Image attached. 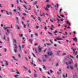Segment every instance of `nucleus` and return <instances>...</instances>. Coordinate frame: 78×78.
I'll return each mask as SVG.
<instances>
[{"instance_id": "obj_50", "label": "nucleus", "mask_w": 78, "mask_h": 78, "mask_svg": "<svg viewBox=\"0 0 78 78\" xmlns=\"http://www.w3.org/2000/svg\"><path fill=\"white\" fill-rule=\"evenodd\" d=\"M17 3H18V4L20 3V2H19V0H17Z\"/></svg>"}, {"instance_id": "obj_58", "label": "nucleus", "mask_w": 78, "mask_h": 78, "mask_svg": "<svg viewBox=\"0 0 78 78\" xmlns=\"http://www.w3.org/2000/svg\"><path fill=\"white\" fill-rule=\"evenodd\" d=\"M31 64L32 65H33V64H34V63H33V61L31 62Z\"/></svg>"}, {"instance_id": "obj_9", "label": "nucleus", "mask_w": 78, "mask_h": 78, "mask_svg": "<svg viewBox=\"0 0 78 78\" xmlns=\"http://www.w3.org/2000/svg\"><path fill=\"white\" fill-rule=\"evenodd\" d=\"M3 28L5 30H6L8 28V27H6V25H4V26Z\"/></svg>"}, {"instance_id": "obj_39", "label": "nucleus", "mask_w": 78, "mask_h": 78, "mask_svg": "<svg viewBox=\"0 0 78 78\" xmlns=\"http://www.w3.org/2000/svg\"><path fill=\"white\" fill-rule=\"evenodd\" d=\"M35 50L36 51V53H37V49H36V48L35 49Z\"/></svg>"}, {"instance_id": "obj_28", "label": "nucleus", "mask_w": 78, "mask_h": 78, "mask_svg": "<svg viewBox=\"0 0 78 78\" xmlns=\"http://www.w3.org/2000/svg\"><path fill=\"white\" fill-rule=\"evenodd\" d=\"M35 36H38V34L36 33L35 34Z\"/></svg>"}, {"instance_id": "obj_17", "label": "nucleus", "mask_w": 78, "mask_h": 78, "mask_svg": "<svg viewBox=\"0 0 78 78\" xmlns=\"http://www.w3.org/2000/svg\"><path fill=\"white\" fill-rule=\"evenodd\" d=\"M16 13L17 14H19V16H20L21 14H20V13H19V12H16Z\"/></svg>"}, {"instance_id": "obj_36", "label": "nucleus", "mask_w": 78, "mask_h": 78, "mask_svg": "<svg viewBox=\"0 0 78 78\" xmlns=\"http://www.w3.org/2000/svg\"><path fill=\"white\" fill-rule=\"evenodd\" d=\"M23 67L24 69H26V70H27V68L26 67H25V66H23Z\"/></svg>"}, {"instance_id": "obj_15", "label": "nucleus", "mask_w": 78, "mask_h": 78, "mask_svg": "<svg viewBox=\"0 0 78 78\" xmlns=\"http://www.w3.org/2000/svg\"><path fill=\"white\" fill-rule=\"evenodd\" d=\"M29 41L30 42L31 44H33V41H32V40H31V39H29Z\"/></svg>"}, {"instance_id": "obj_21", "label": "nucleus", "mask_w": 78, "mask_h": 78, "mask_svg": "<svg viewBox=\"0 0 78 78\" xmlns=\"http://www.w3.org/2000/svg\"><path fill=\"white\" fill-rule=\"evenodd\" d=\"M66 23L67 24H68V25H69V26H70V23H69L68 21H67Z\"/></svg>"}, {"instance_id": "obj_7", "label": "nucleus", "mask_w": 78, "mask_h": 78, "mask_svg": "<svg viewBox=\"0 0 78 78\" xmlns=\"http://www.w3.org/2000/svg\"><path fill=\"white\" fill-rule=\"evenodd\" d=\"M19 47H20V52H22V48H21V46L20 45H19Z\"/></svg>"}, {"instance_id": "obj_64", "label": "nucleus", "mask_w": 78, "mask_h": 78, "mask_svg": "<svg viewBox=\"0 0 78 78\" xmlns=\"http://www.w3.org/2000/svg\"><path fill=\"white\" fill-rule=\"evenodd\" d=\"M16 19L17 20H19V18H18V17H16Z\"/></svg>"}, {"instance_id": "obj_45", "label": "nucleus", "mask_w": 78, "mask_h": 78, "mask_svg": "<svg viewBox=\"0 0 78 78\" xmlns=\"http://www.w3.org/2000/svg\"><path fill=\"white\" fill-rule=\"evenodd\" d=\"M22 19L23 20H25V18L24 17H22Z\"/></svg>"}, {"instance_id": "obj_46", "label": "nucleus", "mask_w": 78, "mask_h": 78, "mask_svg": "<svg viewBox=\"0 0 78 78\" xmlns=\"http://www.w3.org/2000/svg\"><path fill=\"white\" fill-rule=\"evenodd\" d=\"M23 14L24 16H26L27 15V13H23Z\"/></svg>"}, {"instance_id": "obj_3", "label": "nucleus", "mask_w": 78, "mask_h": 78, "mask_svg": "<svg viewBox=\"0 0 78 78\" xmlns=\"http://www.w3.org/2000/svg\"><path fill=\"white\" fill-rule=\"evenodd\" d=\"M60 37H58L56 38V39H55L54 41H57V40H58V41H59L60 40H63V38H59Z\"/></svg>"}, {"instance_id": "obj_60", "label": "nucleus", "mask_w": 78, "mask_h": 78, "mask_svg": "<svg viewBox=\"0 0 78 78\" xmlns=\"http://www.w3.org/2000/svg\"><path fill=\"white\" fill-rule=\"evenodd\" d=\"M44 29L45 30H47V27H44Z\"/></svg>"}, {"instance_id": "obj_26", "label": "nucleus", "mask_w": 78, "mask_h": 78, "mask_svg": "<svg viewBox=\"0 0 78 78\" xmlns=\"http://www.w3.org/2000/svg\"><path fill=\"white\" fill-rule=\"evenodd\" d=\"M50 42H51L52 44H53V41H52V40H50Z\"/></svg>"}, {"instance_id": "obj_52", "label": "nucleus", "mask_w": 78, "mask_h": 78, "mask_svg": "<svg viewBox=\"0 0 78 78\" xmlns=\"http://www.w3.org/2000/svg\"><path fill=\"white\" fill-rule=\"evenodd\" d=\"M57 8H58L59 7V5L58 3L57 4Z\"/></svg>"}, {"instance_id": "obj_30", "label": "nucleus", "mask_w": 78, "mask_h": 78, "mask_svg": "<svg viewBox=\"0 0 78 78\" xmlns=\"http://www.w3.org/2000/svg\"><path fill=\"white\" fill-rule=\"evenodd\" d=\"M50 72L51 73H53V71L51 69L50 70Z\"/></svg>"}, {"instance_id": "obj_54", "label": "nucleus", "mask_w": 78, "mask_h": 78, "mask_svg": "<svg viewBox=\"0 0 78 78\" xmlns=\"http://www.w3.org/2000/svg\"><path fill=\"white\" fill-rule=\"evenodd\" d=\"M56 66H58V63H56Z\"/></svg>"}, {"instance_id": "obj_42", "label": "nucleus", "mask_w": 78, "mask_h": 78, "mask_svg": "<svg viewBox=\"0 0 78 78\" xmlns=\"http://www.w3.org/2000/svg\"><path fill=\"white\" fill-rule=\"evenodd\" d=\"M38 20H40V22H41V18L39 17H38Z\"/></svg>"}, {"instance_id": "obj_2", "label": "nucleus", "mask_w": 78, "mask_h": 78, "mask_svg": "<svg viewBox=\"0 0 78 78\" xmlns=\"http://www.w3.org/2000/svg\"><path fill=\"white\" fill-rule=\"evenodd\" d=\"M7 15H11V16H12V14L11 12H8V11H5Z\"/></svg>"}, {"instance_id": "obj_37", "label": "nucleus", "mask_w": 78, "mask_h": 78, "mask_svg": "<svg viewBox=\"0 0 78 78\" xmlns=\"http://www.w3.org/2000/svg\"><path fill=\"white\" fill-rule=\"evenodd\" d=\"M6 64H5V65H8V62L7 61H6Z\"/></svg>"}, {"instance_id": "obj_44", "label": "nucleus", "mask_w": 78, "mask_h": 78, "mask_svg": "<svg viewBox=\"0 0 78 78\" xmlns=\"http://www.w3.org/2000/svg\"><path fill=\"white\" fill-rule=\"evenodd\" d=\"M7 31L8 32V33H9V30L8 29L7 30Z\"/></svg>"}, {"instance_id": "obj_35", "label": "nucleus", "mask_w": 78, "mask_h": 78, "mask_svg": "<svg viewBox=\"0 0 78 78\" xmlns=\"http://www.w3.org/2000/svg\"><path fill=\"white\" fill-rule=\"evenodd\" d=\"M50 22H52V23H53V22H53V21L52 20H51V19L50 20Z\"/></svg>"}, {"instance_id": "obj_16", "label": "nucleus", "mask_w": 78, "mask_h": 78, "mask_svg": "<svg viewBox=\"0 0 78 78\" xmlns=\"http://www.w3.org/2000/svg\"><path fill=\"white\" fill-rule=\"evenodd\" d=\"M43 62H45V61H46V60L44 59V55H43Z\"/></svg>"}, {"instance_id": "obj_20", "label": "nucleus", "mask_w": 78, "mask_h": 78, "mask_svg": "<svg viewBox=\"0 0 78 78\" xmlns=\"http://www.w3.org/2000/svg\"><path fill=\"white\" fill-rule=\"evenodd\" d=\"M75 66L76 67H77V66H78V64H77V63L76 62L75 63Z\"/></svg>"}, {"instance_id": "obj_8", "label": "nucleus", "mask_w": 78, "mask_h": 78, "mask_svg": "<svg viewBox=\"0 0 78 78\" xmlns=\"http://www.w3.org/2000/svg\"><path fill=\"white\" fill-rule=\"evenodd\" d=\"M22 23V24L23 25H24V28H26V27H26V25H25V24H24V23H23V21H22L21 22Z\"/></svg>"}, {"instance_id": "obj_31", "label": "nucleus", "mask_w": 78, "mask_h": 78, "mask_svg": "<svg viewBox=\"0 0 78 78\" xmlns=\"http://www.w3.org/2000/svg\"><path fill=\"white\" fill-rule=\"evenodd\" d=\"M4 50H5V52H6V51H7V49H6V48H4Z\"/></svg>"}, {"instance_id": "obj_18", "label": "nucleus", "mask_w": 78, "mask_h": 78, "mask_svg": "<svg viewBox=\"0 0 78 78\" xmlns=\"http://www.w3.org/2000/svg\"><path fill=\"white\" fill-rule=\"evenodd\" d=\"M45 56L46 59H47V58H48V55H45Z\"/></svg>"}, {"instance_id": "obj_57", "label": "nucleus", "mask_w": 78, "mask_h": 78, "mask_svg": "<svg viewBox=\"0 0 78 78\" xmlns=\"http://www.w3.org/2000/svg\"><path fill=\"white\" fill-rule=\"evenodd\" d=\"M3 39H4V40H6V37H5V36L4 37Z\"/></svg>"}, {"instance_id": "obj_53", "label": "nucleus", "mask_w": 78, "mask_h": 78, "mask_svg": "<svg viewBox=\"0 0 78 78\" xmlns=\"http://www.w3.org/2000/svg\"><path fill=\"white\" fill-rule=\"evenodd\" d=\"M38 60L39 62H41V59H40V58H38Z\"/></svg>"}, {"instance_id": "obj_61", "label": "nucleus", "mask_w": 78, "mask_h": 78, "mask_svg": "<svg viewBox=\"0 0 78 78\" xmlns=\"http://www.w3.org/2000/svg\"><path fill=\"white\" fill-rule=\"evenodd\" d=\"M27 50H26L25 51V53H26V54H27Z\"/></svg>"}, {"instance_id": "obj_6", "label": "nucleus", "mask_w": 78, "mask_h": 78, "mask_svg": "<svg viewBox=\"0 0 78 78\" xmlns=\"http://www.w3.org/2000/svg\"><path fill=\"white\" fill-rule=\"evenodd\" d=\"M37 2L35 1L34 3V4L35 5V6H36L37 8H39V7H38V6H37V5H36V4H37Z\"/></svg>"}, {"instance_id": "obj_48", "label": "nucleus", "mask_w": 78, "mask_h": 78, "mask_svg": "<svg viewBox=\"0 0 78 78\" xmlns=\"http://www.w3.org/2000/svg\"><path fill=\"white\" fill-rule=\"evenodd\" d=\"M50 7V5H47V8H48Z\"/></svg>"}, {"instance_id": "obj_49", "label": "nucleus", "mask_w": 78, "mask_h": 78, "mask_svg": "<svg viewBox=\"0 0 78 78\" xmlns=\"http://www.w3.org/2000/svg\"><path fill=\"white\" fill-rule=\"evenodd\" d=\"M57 30H56L54 32V34H55V33H57Z\"/></svg>"}, {"instance_id": "obj_41", "label": "nucleus", "mask_w": 78, "mask_h": 78, "mask_svg": "<svg viewBox=\"0 0 78 78\" xmlns=\"http://www.w3.org/2000/svg\"><path fill=\"white\" fill-rule=\"evenodd\" d=\"M18 56H19V57H20V58H22V57H21V55H20V54H19L18 55Z\"/></svg>"}, {"instance_id": "obj_11", "label": "nucleus", "mask_w": 78, "mask_h": 78, "mask_svg": "<svg viewBox=\"0 0 78 78\" xmlns=\"http://www.w3.org/2000/svg\"><path fill=\"white\" fill-rule=\"evenodd\" d=\"M23 7H24V8H25V9H26V10L28 9L27 8V6H26V5H23Z\"/></svg>"}, {"instance_id": "obj_47", "label": "nucleus", "mask_w": 78, "mask_h": 78, "mask_svg": "<svg viewBox=\"0 0 78 78\" xmlns=\"http://www.w3.org/2000/svg\"><path fill=\"white\" fill-rule=\"evenodd\" d=\"M20 37H23V34H21L20 35Z\"/></svg>"}, {"instance_id": "obj_25", "label": "nucleus", "mask_w": 78, "mask_h": 78, "mask_svg": "<svg viewBox=\"0 0 78 78\" xmlns=\"http://www.w3.org/2000/svg\"><path fill=\"white\" fill-rule=\"evenodd\" d=\"M60 52H61V51H57V55H58L59 54V53H60Z\"/></svg>"}, {"instance_id": "obj_59", "label": "nucleus", "mask_w": 78, "mask_h": 78, "mask_svg": "<svg viewBox=\"0 0 78 78\" xmlns=\"http://www.w3.org/2000/svg\"><path fill=\"white\" fill-rule=\"evenodd\" d=\"M54 45L55 47H57V44H54Z\"/></svg>"}, {"instance_id": "obj_55", "label": "nucleus", "mask_w": 78, "mask_h": 78, "mask_svg": "<svg viewBox=\"0 0 78 78\" xmlns=\"http://www.w3.org/2000/svg\"><path fill=\"white\" fill-rule=\"evenodd\" d=\"M20 2H21V3H23V1L22 0H20Z\"/></svg>"}, {"instance_id": "obj_4", "label": "nucleus", "mask_w": 78, "mask_h": 78, "mask_svg": "<svg viewBox=\"0 0 78 78\" xmlns=\"http://www.w3.org/2000/svg\"><path fill=\"white\" fill-rule=\"evenodd\" d=\"M48 56H51L53 55V53L52 52H48Z\"/></svg>"}, {"instance_id": "obj_56", "label": "nucleus", "mask_w": 78, "mask_h": 78, "mask_svg": "<svg viewBox=\"0 0 78 78\" xmlns=\"http://www.w3.org/2000/svg\"><path fill=\"white\" fill-rule=\"evenodd\" d=\"M61 11H62V9H60V10L59 12H60V13H61Z\"/></svg>"}, {"instance_id": "obj_19", "label": "nucleus", "mask_w": 78, "mask_h": 78, "mask_svg": "<svg viewBox=\"0 0 78 78\" xmlns=\"http://www.w3.org/2000/svg\"><path fill=\"white\" fill-rule=\"evenodd\" d=\"M48 34L51 36H52V34L50 32H48Z\"/></svg>"}, {"instance_id": "obj_34", "label": "nucleus", "mask_w": 78, "mask_h": 78, "mask_svg": "<svg viewBox=\"0 0 78 78\" xmlns=\"http://www.w3.org/2000/svg\"><path fill=\"white\" fill-rule=\"evenodd\" d=\"M40 15L41 16H44V13H42V14H40Z\"/></svg>"}, {"instance_id": "obj_24", "label": "nucleus", "mask_w": 78, "mask_h": 78, "mask_svg": "<svg viewBox=\"0 0 78 78\" xmlns=\"http://www.w3.org/2000/svg\"><path fill=\"white\" fill-rule=\"evenodd\" d=\"M20 26H19L18 27V28L17 29L18 30H20Z\"/></svg>"}, {"instance_id": "obj_12", "label": "nucleus", "mask_w": 78, "mask_h": 78, "mask_svg": "<svg viewBox=\"0 0 78 78\" xmlns=\"http://www.w3.org/2000/svg\"><path fill=\"white\" fill-rule=\"evenodd\" d=\"M73 39L74 41H75V42H76L77 41V39L76 37H75V38H73Z\"/></svg>"}, {"instance_id": "obj_33", "label": "nucleus", "mask_w": 78, "mask_h": 78, "mask_svg": "<svg viewBox=\"0 0 78 78\" xmlns=\"http://www.w3.org/2000/svg\"><path fill=\"white\" fill-rule=\"evenodd\" d=\"M38 43H35L34 45H35V46H36V45H38Z\"/></svg>"}, {"instance_id": "obj_13", "label": "nucleus", "mask_w": 78, "mask_h": 78, "mask_svg": "<svg viewBox=\"0 0 78 78\" xmlns=\"http://www.w3.org/2000/svg\"><path fill=\"white\" fill-rule=\"evenodd\" d=\"M75 55H77L76 58H78V55H78V53H77V51H76Z\"/></svg>"}, {"instance_id": "obj_10", "label": "nucleus", "mask_w": 78, "mask_h": 78, "mask_svg": "<svg viewBox=\"0 0 78 78\" xmlns=\"http://www.w3.org/2000/svg\"><path fill=\"white\" fill-rule=\"evenodd\" d=\"M12 58H13V59H14V60H15V61H18V59H17L14 56H12Z\"/></svg>"}, {"instance_id": "obj_62", "label": "nucleus", "mask_w": 78, "mask_h": 78, "mask_svg": "<svg viewBox=\"0 0 78 78\" xmlns=\"http://www.w3.org/2000/svg\"><path fill=\"white\" fill-rule=\"evenodd\" d=\"M70 68L71 69H73V67L72 66H70Z\"/></svg>"}, {"instance_id": "obj_27", "label": "nucleus", "mask_w": 78, "mask_h": 78, "mask_svg": "<svg viewBox=\"0 0 78 78\" xmlns=\"http://www.w3.org/2000/svg\"><path fill=\"white\" fill-rule=\"evenodd\" d=\"M47 8H48L47 7H46V8H45V7H44V8L45 10H46V11H48V9Z\"/></svg>"}, {"instance_id": "obj_1", "label": "nucleus", "mask_w": 78, "mask_h": 78, "mask_svg": "<svg viewBox=\"0 0 78 78\" xmlns=\"http://www.w3.org/2000/svg\"><path fill=\"white\" fill-rule=\"evenodd\" d=\"M15 47V49H14V51L15 53H17V44H14Z\"/></svg>"}, {"instance_id": "obj_32", "label": "nucleus", "mask_w": 78, "mask_h": 78, "mask_svg": "<svg viewBox=\"0 0 78 78\" xmlns=\"http://www.w3.org/2000/svg\"><path fill=\"white\" fill-rule=\"evenodd\" d=\"M19 76L18 75L14 76H15V77H17L18 76Z\"/></svg>"}, {"instance_id": "obj_40", "label": "nucleus", "mask_w": 78, "mask_h": 78, "mask_svg": "<svg viewBox=\"0 0 78 78\" xmlns=\"http://www.w3.org/2000/svg\"><path fill=\"white\" fill-rule=\"evenodd\" d=\"M12 8H14V4H12Z\"/></svg>"}, {"instance_id": "obj_51", "label": "nucleus", "mask_w": 78, "mask_h": 78, "mask_svg": "<svg viewBox=\"0 0 78 78\" xmlns=\"http://www.w3.org/2000/svg\"><path fill=\"white\" fill-rule=\"evenodd\" d=\"M60 20L62 22L64 21V19H60Z\"/></svg>"}, {"instance_id": "obj_29", "label": "nucleus", "mask_w": 78, "mask_h": 78, "mask_svg": "<svg viewBox=\"0 0 78 78\" xmlns=\"http://www.w3.org/2000/svg\"><path fill=\"white\" fill-rule=\"evenodd\" d=\"M28 30H29V33H31V30L30 29H29Z\"/></svg>"}, {"instance_id": "obj_63", "label": "nucleus", "mask_w": 78, "mask_h": 78, "mask_svg": "<svg viewBox=\"0 0 78 78\" xmlns=\"http://www.w3.org/2000/svg\"><path fill=\"white\" fill-rule=\"evenodd\" d=\"M28 72H29V73H31V71L30 70H29Z\"/></svg>"}, {"instance_id": "obj_14", "label": "nucleus", "mask_w": 78, "mask_h": 78, "mask_svg": "<svg viewBox=\"0 0 78 78\" xmlns=\"http://www.w3.org/2000/svg\"><path fill=\"white\" fill-rule=\"evenodd\" d=\"M17 8L20 11H22V10L21 9H20V6H18L17 7Z\"/></svg>"}, {"instance_id": "obj_22", "label": "nucleus", "mask_w": 78, "mask_h": 78, "mask_svg": "<svg viewBox=\"0 0 78 78\" xmlns=\"http://www.w3.org/2000/svg\"><path fill=\"white\" fill-rule=\"evenodd\" d=\"M34 76L35 78H36V77H37V74H35L34 75Z\"/></svg>"}, {"instance_id": "obj_38", "label": "nucleus", "mask_w": 78, "mask_h": 78, "mask_svg": "<svg viewBox=\"0 0 78 78\" xmlns=\"http://www.w3.org/2000/svg\"><path fill=\"white\" fill-rule=\"evenodd\" d=\"M46 44H47L48 45H51V44L50 43H46Z\"/></svg>"}, {"instance_id": "obj_5", "label": "nucleus", "mask_w": 78, "mask_h": 78, "mask_svg": "<svg viewBox=\"0 0 78 78\" xmlns=\"http://www.w3.org/2000/svg\"><path fill=\"white\" fill-rule=\"evenodd\" d=\"M38 48L39 50V52H41V51H42V48H41V46L40 45L38 46Z\"/></svg>"}, {"instance_id": "obj_43", "label": "nucleus", "mask_w": 78, "mask_h": 78, "mask_svg": "<svg viewBox=\"0 0 78 78\" xmlns=\"http://www.w3.org/2000/svg\"><path fill=\"white\" fill-rule=\"evenodd\" d=\"M43 69H46V68L45 67V66L43 65Z\"/></svg>"}, {"instance_id": "obj_23", "label": "nucleus", "mask_w": 78, "mask_h": 78, "mask_svg": "<svg viewBox=\"0 0 78 78\" xmlns=\"http://www.w3.org/2000/svg\"><path fill=\"white\" fill-rule=\"evenodd\" d=\"M13 40L14 42H15L16 44H17V42H16V39H14Z\"/></svg>"}]
</instances>
